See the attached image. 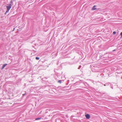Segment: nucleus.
Masks as SVG:
<instances>
[{
  "label": "nucleus",
  "mask_w": 122,
  "mask_h": 122,
  "mask_svg": "<svg viewBox=\"0 0 122 122\" xmlns=\"http://www.w3.org/2000/svg\"><path fill=\"white\" fill-rule=\"evenodd\" d=\"M12 5L11 4H10L8 6H6L7 8V10L6 11V13H8L9 12V11Z\"/></svg>",
  "instance_id": "f257e3e1"
},
{
  "label": "nucleus",
  "mask_w": 122,
  "mask_h": 122,
  "mask_svg": "<svg viewBox=\"0 0 122 122\" xmlns=\"http://www.w3.org/2000/svg\"><path fill=\"white\" fill-rule=\"evenodd\" d=\"M85 117L87 119H89L90 117V115L88 114H86L85 115Z\"/></svg>",
  "instance_id": "f03ea898"
},
{
  "label": "nucleus",
  "mask_w": 122,
  "mask_h": 122,
  "mask_svg": "<svg viewBox=\"0 0 122 122\" xmlns=\"http://www.w3.org/2000/svg\"><path fill=\"white\" fill-rule=\"evenodd\" d=\"M109 84L110 85V86H111V88L112 89H113V87L112 86V84H111L110 83H109V84H105L104 85V86H106H106H107V85H109Z\"/></svg>",
  "instance_id": "7ed1b4c3"
},
{
  "label": "nucleus",
  "mask_w": 122,
  "mask_h": 122,
  "mask_svg": "<svg viewBox=\"0 0 122 122\" xmlns=\"http://www.w3.org/2000/svg\"><path fill=\"white\" fill-rule=\"evenodd\" d=\"M7 65V64H4L3 65L2 67L1 68V69H3L5 67V66Z\"/></svg>",
  "instance_id": "20e7f679"
},
{
  "label": "nucleus",
  "mask_w": 122,
  "mask_h": 122,
  "mask_svg": "<svg viewBox=\"0 0 122 122\" xmlns=\"http://www.w3.org/2000/svg\"><path fill=\"white\" fill-rule=\"evenodd\" d=\"M98 68L96 66H93V68L95 70L97 69Z\"/></svg>",
  "instance_id": "39448f33"
},
{
  "label": "nucleus",
  "mask_w": 122,
  "mask_h": 122,
  "mask_svg": "<svg viewBox=\"0 0 122 122\" xmlns=\"http://www.w3.org/2000/svg\"><path fill=\"white\" fill-rule=\"evenodd\" d=\"M95 5L94 6L92 9V10H95L96 9L95 7Z\"/></svg>",
  "instance_id": "423d86ee"
},
{
  "label": "nucleus",
  "mask_w": 122,
  "mask_h": 122,
  "mask_svg": "<svg viewBox=\"0 0 122 122\" xmlns=\"http://www.w3.org/2000/svg\"><path fill=\"white\" fill-rule=\"evenodd\" d=\"M64 81L62 80H59L58 81V82L60 83H62L63 81Z\"/></svg>",
  "instance_id": "0eeeda50"
},
{
  "label": "nucleus",
  "mask_w": 122,
  "mask_h": 122,
  "mask_svg": "<svg viewBox=\"0 0 122 122\" xmlns=\"http://www.w3.org/2000/svg\"><path fill=\"white\" fill-rule=\"evenodd\" d=\"M4 102H2V101H1V100H0V105H2L3 104H4Z\"/></svg>",
  "instance_id": "6e6552de"
},
{
  "label": "nucleus",
  "mask_w": 122,
  "mask_h": 122,
  "mask_svg": "<svg viewBox=\"0 0 122 122\" xmlns=\"http://www.w3.org/2000/svg\"><path fill=\"white\" fill-rule=\"evenodd\" d=\"M10 3L11 5H13V2L12 0H11L10 1Z\"/></svg>",
  "instance_id": "1a4fd4ad"
},
{
  "label": "nucleus",
  "mask_w": 122,
  "mask_h": 122,
  "mask_svg": "<svg viewBox=\"0 0 122 122\" xmlns=\"http://www.w3.org/2000/svg\"><path fill=\"white\" fill-rule=\"evenodd\" d=\"M36 59L37 60H39V58L38 57H36Z\"/></svg>",
  "instance_id": "9d476101"
},
{
  "label": "nucleus",
  "mask_w": 122,
  "mask_h": 122,
  "mask_svg": "<svg viewBox=\"0 0 122 122\" xmlns=\"http://www.w3.org/2000/svg\"><path fill=\"white\" fill-rule=\"evenodd\" d=\"M75 84H80V82H77Z\"/></svg>",
  "instance_id": "9b49d317"
},
{
  "label": "nucleus",
  "mask_w": 122,
  "mask_h": 122,
  "mask_svg": "<svg viewBox=\"0 0 122 122\" xmlns=\"http://www.w3.org/2000/svg\"><path fill=\"white\" fill-rule=\"evenodd\" d=\"M25 92V93L24 94H22V96H24L26 94V92Z\"/></svg>",
  "instance_id": "f8f14e48"
},
{
  "label": "nucleus",
  "mask_w": 122,
  "mask_h": 122,
  "mask_svg": "<svg viewBox=\"0 0 122 122\" xmlns=\"http://www.w3.org/2000/svg\"><path fill=\"white\" fill-rule=\"evenodd\" d=\"M41 119V118H36L35 120H39L40 119Z\"/></svg>",
  "instance_id": "ddd939ff"
},
{
  "label": "nucleus",
  "mask_w": 122,
  "mask_h": 122,
  "mask_svg": "<svg viewBox=\"0 0 122 122\" xmlns=\"http://www.w3.org/2000/svg\"><path fill=\"white\" fill-rule=\"evenodd\" d=\"M116 32L115 31H114L113 32V35H115L116 34Z\"/></svg>",
  "instance_id": "4468645a"
},
{
  "label": "nucleus",
  "mask_w": 122,
  "mask_h": 122,
  "mask_svg": "<svg viewBox=\"0 0 122 122\" xmlns=\"http://www.w3.org/2000/svg\"><path fill=\"white\" fill-rule=\"evenodd\" d=\"M120 35L121 36V37H122V32L121 33Z\"/></svg>",
  "instance_id": "2eb2a0df"
},
{
  "label": "nucleus",
  "mask_w": 122,
  "mask_h": 122,
  "mask_svg": "<svg viewBox=\"0 0 122 122\" xmlns=\"http://www.w3.org/2000/svg\"><path fill=\"white\" fill-rule=\"evenodd\" d=\"M15 28H14L13 29V31L14 30H15Z\"/></svg>",
  "instance_id": "dca6fc26"
},
{
  "label": "nucleus",
  "mask_w": 122,
  "mask_h": 122,
  "mask_svg": "<svg viewBox=\"0 0 122 122\" xmlns=\"http://www.w3.org/2000/svg\"><path fill=\"white\" fill-rule=\"evenodd\" d=\"M115 50H116L115 49V50H113V51H114Z\"/></svg>",
  "instance_id": "f3484780"
},
{
  "label": "nucleus",
  "mask_w": 122,
  "mask_h": 122,
  "mask_svg": "<svg viewBox=\"0 0 122 122\" xmlns=\"http://www.w3.org/2000/svg\"><path fill=\"white\" fill-rule=\"evenodd\" d=\"M6 13V12H5V14H6V13Z\"/></svg>",
  "instance_id": "a211bd4d"
},
{
  "label": "nucleus",
  "mask_w": 122,
  "mask_h": 122,
  "mask_svg": "<svg viewBox=\"0 0 122 122\" xmlns=\"http://www.w3.org/2000/svg\"><path fill=\"white\" fill-rule=\"evenodd\" d=\"M81 67V66H79V67Z\"/></svg>",
  "instance_id": "6ab92c4d"
},
{
  "label": "nucleus",
  "mask_w": 122,
  "mask_h": 122,
  "mask_svg": "<svg viewBox=\"0 0 122 122\" xmlns=\"http://www.w3.org/2000/svg\"><path fill=\"white\" fill-rule=\"evenodd\" d=\"M121 79H122V76L121 77Z\"/></svg>",
  "instance_id": "aec40b11"
},
{
  "label": "nucleus",
  "mask_w": 122,
  "mask_h": 122,
  "mask_svg": "<svg viewBox=\"0 0 122 122\" xmlns=\"http://www.w3.org/2000/svg\"><path fill=\"white\" fill-rule=\"evenodd\" d=\"M93 81H92V82H93Z\"/></svg>",
  "instance_id": "412c9836"
},
{
  "label": "nucleus",
  "mask_w": 122,
  "mask_h": 122,
  "mask_svg": "<svg viewBox=\"0 0 122 122\" xmlns=\"http://www.w3.org/2000/svg\"><path fill=\"white\" fill-rule=\"evenodd\" d=\"M46 79H47V78H46Z\"/></svg>",
  "instance_id": "4be33fe9"
}]
</instances>
